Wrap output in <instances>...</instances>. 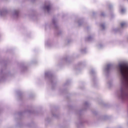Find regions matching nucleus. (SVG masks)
<instances>
[{"mask_svg": "<svg viewBox=\"0 0 128 128\" xmlns=\"http://www.w3.org/2000/svg\"><path fill=\"white\" fill-rule=\"evenodd\" d=\"M122 96H124V93H122Z\"/></svg>", "mask_w": 128, "mask_h": 128, "instance_id": "nucleus-6", "label": "nucleus"}, {"mask_svg": "<svg viewBox=\"0 0 128 128\" xmlns=\"http://www.w3.org/2000/svg\"><path fill=\"white\" fill-rule=\"evenodd\" d=\"M126 26V22H122L121 23V26L122 28Z\"/></svg>", "mask_w": 128, "mask_h": 128, "instance_id": "nucleus-4", "label": "nucleus"}, {"mask_svg": "<svg viewBox=\"0 0 128 128\" xmlns=\"http://www.w3.org/2000/svg\"><path fill=\"white\" fill-rule=\"evenodd\" d=\"M111 68H112V65L108 64V65H107V67L105 69V70H106V72H108V70H110V69Z\"/></svg>", "mask_w": 128, "mask_h": 128, "instance_id": "nucleus-2", "label": "nucleus"}, {"mask_svg": "<svg viewBox=\"0 0 128 128\" xmlns=\"http://www.w3.org/2000/svg\"><path fill=\"white\" fill-rule=\"evenodd\" d=\"M44 8H45V10H46L48 11L50 9V6L48 5V6H45Z\"/></svg>", "mask_w": 128, "mask_h": 128, "instance_id": "nucleus-3", "label": "nucleus"}, {"mask_svg": "<svg viewBox=\"0 0 128 128\" xmlns=\"http://www.w3.org/2000/svg\"><path fill=\"white\" fill-rule=\"evenodd\" d=\"M102 28H104V25H102Z\"/></svg>", "mask_w": 128, "mask_h": 128, "instance_id": "nucleus-7", "label": "nucleus"}, {"mask_svg": "<svg viewBox=\"0 0 128 128\" xmlns=\"http://www.w3.org/2000/svg\"><path fill=\"white\" fill-rule=\"evenodd\" d=\"M118 70L121 74L122 84L128 87V66L124 64H119Z\"/></svg>", "mask_w": 128, "mask_h": 128, "instance_id": "nucleus-1", "label": "nucleus"}, {"mask_svg": "<svg viewBox=\"0 0 128 128\" xmlns=\"http://www.w3.org/2000/svg\"><path fill=\"white\" fill-rule=\"evenodd\" d=\"M124 12H126V10L125 9H122V10H121V14H124Z\"/></svg>", "mask_w": 128, "mask_h": 128, "instance_id": "nucleus-5", "label": "nucleus"}, {"mask_svg": "<svg viewBox=\"0 0 128 128\" xmlns=\"http://www.w3.org/2000/svg\"><path fill=\"white\" fill-rule=\"evenodd\" d=\"M0 14H2V13L0 12Z\"/></svg>", "mask_w": 128, "mask_h": 128, "instance_id": "nucleus-8", "label": "nucleus"}]
</instances>
